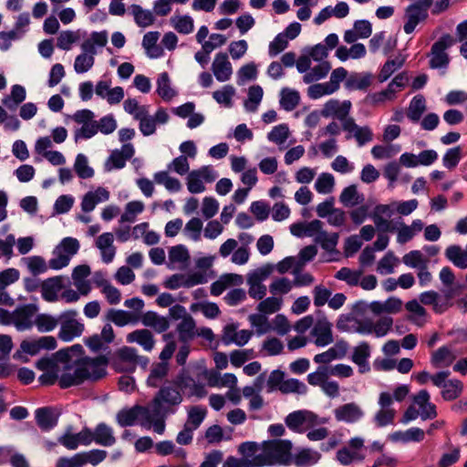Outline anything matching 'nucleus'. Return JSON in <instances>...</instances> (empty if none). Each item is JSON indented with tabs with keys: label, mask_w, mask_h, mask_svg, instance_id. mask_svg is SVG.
Returning <instances> with one entry per match:
<instances>
[{
	"label": "nucleus",
	"mask_w": 467,
	"mask_h": 467,
	"mask_svg": "<svg viewBox=\"0 0 467 467\" xmlns=\"http://www.w3.org/2000/svg\"><path fill=\"white\" fill-rule=\"evenodd\" d=\"M212 69L218 81L224 82L228 80L233 73L232 65L228 60V55L223 52H219L215 56Z\"/></svg>",
	"instance_id": "nucleus-8"
},
{
	"label": "nucleus",
	"mask_w": 467,
	"mask_h": 467,
	"mask_svg": "<svg viewBox=\"0 0 467 467\" xmlns=\"http://www.w3.org/2000/svg\"><path fill=\"white\" fill-rule=\"evenodd\" d=\"M280 307L281 299H278L274 296L265 298V300L261 301L257 306L258 311L265 315L277 312L280 309Z\"/></svg>",
	"instance_id": "nucleus-50"
},
{
	"label": "nucleus",
	"mask_w": 467,
	"mask_h": 467,
	"mask_svg": "<svg viewBox=\"0 0 467 467\" xmlns=\"http://www.w3.org/2000/svg\"><path fill=\"white\" fill-rule=\"evenodd\" d=\"M340 202L347 207H352L359 203L357 186L352 184L346 187L340 194Z\"/></svg>",
	"instance_id": "nucleus-41"
},
{
	"label": "nucleus",
	"mask_w": 467,
	"mask_h": 467,
	"mask_svg": "<svg viewBox=\"0 0 467 467\" xmlns=\"http://www.w3.org/2000/svg\"><path fill=\"white\" fill-rule=\"evenodd\" d=\"M420 300L425 306H432L433 311L437 314H442L446 311V305L441 304V296L436 291L431 290L421 293Z\"/></svg>",
	"instance_id": "nucleus-24"
},
{
	"label": "nucleus",
	"mask_w": 467,
	"mask_h": 467,
	"mask_svg": "<svg viewBox=\"0 0 467 467\" xmlns=\"http://www.w3.org/2000/svg\"><path fill=\"white\" fill-rule=\"evenodd\" d=\"M463 384L460 379H450L443 386L441 397L444 400H454L462 393Z\"/></svg>",
	"instance_id": "nucleus-25"
},
{
	"label": "nucleus",
	"mask_w": 467,
	"mask_h": 467,
	"mask_svg": "<svg viewBox=\"0 0 467 467\" xmlns=\"http://www.w3.org/2000/svg\"><path fill=\"white\" fill-rule=\"evenodd\" d=\"M169 371L168 363L167 362H159L153 365L150 376L147 379V383L150 387H158V380L162 379L167 376Z\"/></svg>",
	"instance_id": "nucleus-32"
},
{
	"label": "nucleus",
	"mask_w": 467,
	"mask_h": 467,
	"mask_svg": "<svg viewBox=\"0 0 467 467\" xmlns=\"http://www.w3.org/2000/svg\"><path fill=\"white\" fill-rule=\"evenodd\" d=\"M362 416L363 411L354 402L341 405L335 410V418L339 421L355 422Z\"/></svg>",
	"instance_id": "nucleus-12"
},
{
	"label": "nucleus",
	"mask_w": 467,
	"mask_h": 467,
	"mask_svg": "<svg viewBox=\"0 0 467 467\" xmlns=\"http://www.w3.org/2000/svg\"><path fill=\"white\" fill-rule=\"evenodd\" d=\"M182 395L178 388L171 385L162 386L150 402L152 411L159 414L160 410H175L182 402Z\"/></svg>",
	"instance_id": "nucleus-2"
},
{
	"label": "nucleus",
	"mask_w": 467,
	"mask_h": 467,
	"mask_svg": "<svg viewBox=\"0 0 467 467\" xmlns=\"http://www.w3.org/2000/svg\"><path fill=\"white\" fill-rule=\"evenodd\" d=\"M53 254L56 256L48 261V266L51 269L59 270L63 267H66L69 264L71 257H69L68 254H65L57 248L54 250Z\"/></svg>",
	"instance_id": "nucleus-56"
},
{
	"label": "nucleus",
	"mask_w": 467,
	"mask_h": 467,
	"mask_svg": "<svg viewBox=\"0 0 467 467\" xmlns=\"http://www.w3.org/2000/svg\"><path fill=\"white\" fill-rule=\"evenodd\" d=\"M145 414H148V408L135 405L130 409L119 410L117 414V420L121 427L132 426L140 416L144 418Z\"/></svg>",
	"instance_id": "nucleus-10"
},
{
	"label": "nucleus",
	"mask_w": 467,
	"mask_h": 467,
	"mask_svg": "<svg viewBox=\"0 0 467 467\" xmlns=\"http://www.w3.org/2000/svg\"><path fill=\"white\" fill-rule=\"evenodd\" d=\"M207 410L200 406H192L188 410V420L192 423L193 428H199L206 416Z\"/></svg>",
	"instance_id": "nucleus-58"
},
{
	"label": "nucleus",
	"mask_w": 467,
	"mask_h": 467,
	"mask_svg": "<svg viewBox=\"0 0 467 467\" xmlns=\"http://www.w3.org/2000/svg\"><path fill=\"white\" fill-rule=\"evenodd\" d=\"M235 90L233 86L226 85L221 90H216L213 93V98L219 104H224L226 107L232 106V98Z\"/></svg>",
	"instance_id": "nucleus-43"
},
{
	"label": "nucleus",
	"mask_w": 467,
	"mask_h": 467,
	"mask_svg": "<svg viewBox=\"0 0 467 467\" xmlns=\"http://www.w3.org/2000/svg\"><path fill=\"white\" fill-rule=\"evenodd\" d=\"M95 58L86 53L78 55L75 59L74 68L77 73H85L94 65Z\"/></svg>",
	"instance_id": "nucleus-52"
},
{
	"label": "nucleus",
	"mask_w": 467,
	"mask_h": 467,
	"mask_svg": "<svg viewBox=\"0 0 467 467\" xmlns=\"http://www.w3.org/2000/svg\"><path fill=\"white\" fill-rule=\"evenodd\" d=\"M63 277L54 276L44 280L41 283L42 297L47 302L57 300V293L63 288Z\"/></svg>",
	"instance_id": "nucleus-11"
},
{
	"label": "nucleus",
	"mask_w": 467,
	"mask_h": 467,
	"mask_svg": "<svg viewBox=\"0 0 467 467\" xmlns=\"http://www.w3.org/2000/svg\"><path fill=\"white\" fill-rule=\"evenodd\" d=\"M289 135V130L286 124H279L273 128L268 133L267 138L270 141L276 144L284 143Z\"/></svg>",
	"instance_id": "nucleus-44"
},
{
	"label": "nucleus",
	"mask_w": 467,
	"mask_h": 467,
	"mask_svg": "<svg viewBox=\"0 0 467 467\" xmlns=\"http://www.w3.org/2000/svg\"><path fill=\"white\" fill-rule=\"evenodd\" d=\"M335 180L330 173H321L316 181L315 188L319 193H329L332 192Z\"/></svg>",
	"instance_id": "nucleus-38"
},
{
	"label": "nucleus",
	"mask_w": 467,
	"mask_h": 467,
	"mask_svg": "<svg viewBox=\"0 0 467 467\" xmlns=\"http://www.w3.org/2000/svg\"><path fill=\"white\" fill-rule=\"evenodd\" d=\"M27 267L34 276L45 273L47 265L45 259L39 255H34L26 258Z\"/></svg>",
	"instance_id": "nucleus-45"
},
{
	"label": "nucleus",
	"mask_w": 467,
	"mask_h": 467,
	"mask_svg": "<svg viewBox=\"0 0 467 467\" xmlns=\"http://www.w3.org/2000/svg\"><path fill=\"white\" fill-rule=\"evenodd\" d=\"M175 30L183 35L190 34L193 30V20L189 16H179L177 20L171 18Z\"/></svg>",
	"instance_id": "nucleus-46"
},
{
	"label": "nucleus",
	"mask_w": 467,
	"mask_h": 467,
	"mask_svg": "<svg viewBox=\"0 0 467 467\" xmlns=\"http://www.w3.org/2000/svg\"><path fill=\"white\" fill-rule=\"evenodd\" d=\"M249 321L252 326L256 327L258 335L265 334L271 329V326L265 314H252L249 316Z\"/></svg>",
	"instance_id": "nucleus-47"
},
{
	"label": "nucleus",
	"mask_w": 467,
	"mask_h": 467,
	"mask_svg": "<svg viewBox=\"0 0 467 467\" xmlns=\"http://www.w3.org/2000/svg\"><path fill=\"white\" fill-rule=\"evenodd\" d=\"M445 255L451 262L459 268H467V253L459 245H450L445 250Z\"/></svg>",
	"instance_id": "nucleus-22"
},
{
	"label": "nucleus",
	"mask_w": 467,
	"mask_h": 467,
	"mask_svg": "<svg viewBox=\"0 0 467 467\" xmlns=\"http://www.w3.org/2000/svg\"><path fill=\"white\" fill-rule=\"evenodd\" d=\"M426 110V100L423 95H416L410 101L409 110L407 112L408 118L413 122L420 119L422 114Z\"/></svg>",
	"instance_id": "nucleus-21"
},
{
	"label": "nucleus",
	"mask_w": 467,
	"mask_h": 467,
	"mask_svg": "<svg viewBox=\"0 0 467 467\" xmlns=\"http://www.w3.org/2000/svg\"><path fill=\"white\" fill-rule=\"evenodd\" d=\"M179 339L182 342H188L193 339L195 334V322L191 316H185L182 321L178 325Z\"/></svg>",
	"instance_id": "nucleus-26"
},
{
	"label": "nucleus",
	"mask_w": 467,
	"mask_h": 467,
	"mask_svg": "<svg viewBox=\"0 0 467 467\" xmlns=\"http://www.w3.org/2000/svg\"><path fill=\"white\" fill-rule=\"evenodd\" d=\"M456 40L450 34L442 35L431 47V55L432 57L429 61L430 67H445L450 63L449 55L445 50L455 44Z\"/></svg>",
	"instance_id": "nucleus-4"
},
{
	"label": "nucleus",
	"mask_w": 467,
	"mask_h": 467,
	"mask_svg": "<svg viewBox=\"0 0 467 467\" xmlns=\"http://www.w3.org/2000/svg\"><path fill=\"white\" fill-rule=\"evenodd\" d=\"M285 422L290 430L299 432L301 431L300 427L305 423L311 426L317 424V415L306 410H296L289 413L285 417Z\"/></svg>",
	"instance_id": "nucleus-6"
},
{
	"label": "nucleus",
	"mask_w": 467,
	"mask_h": 467,
	"mask_svg": "<svg viewBox=\"0 0 467 467\" xmlns=\"http://www.w3.org/2000/svg\"><path fill=\"white\" fill-rule=\"evenodd\" d=\"M371 85L370 74H352L347 80L346 86L349 89L365 90Z\"/></svg>",
	"instance_id": "nucleus-30"
},
{
	"label": "nucleus",
	"mask_w": 467,
	"mask_h": 467,
	"mask_svg": "<svg viewBox=\"0 0 467 467\" xmlns=\"http://www.w3.org/2000/svg\"><path fill=\"white\" fill-rule=\"evenodd\" d=\"M405 62V57L400 55L393 59H388L379 72L380 81L387 80L396 70L400 68Z\"/></svg>",
	"instance_id": "nucleus-31"
},
{
	"label": "nucleus",
	"mask_w": 467,
	"mask_h": 467,
	"mask_svg": "<svg viewBox=\"0 0 467 467\" xmlns=\"http://www.w3.org/2000/svg\"><path fill=\"white\" fill-rule=\"evenodd\" d=\"M56 248L64 253L65 254H68L69 257H72L78 252L79 243L76 238L66 237L60 242V244Z\"/></svg>",
	"instance_id": "nucleus-51"
},
{
	"label": "nucleus",
	"mask_w": 467,
	"mask_h": 467,
	"mask_svg": "<svg viewBox=\"0 0 467 467\" xmlns=\"http://www.w3.org/2000/svg\"><path fill=\"white\" fill-rule=\"evenodd\" d=\"M26 99V89L21 85H14L11 88V96L3 99L2 102L9 109H14Z\"/></svg>",
	"instance_id": "nucleus-27"
},
{
	"label": "nucleus",
	"mask_w": 467,
	"mask_h": 467,
	"mask_svg": "<svg viewBox=\"0 0 467 467\" xmlns=\"http://www.w3.org/2000/svg\"><path fill=\"white\" fill-rule=\"evenodd\" d=\"M188 191L192 193H200L205 190V187L201 180L200 171H192L187 178Z\"/></svg>",
	"instance_id": "nucleus-53"
},
{
	"label": "nucleus",
	"mask_w": 467,
	"mask_h": 467,
	"mask_svg": "<svg viewBox=\"0 0 467 467\" xmlns=\"http://www.w3.org/2000/svg\"><path fill=\"white\" fill-rule=\"evenodd\" d=\"M332 324L326 317L317 320L312 334L316 337L315 344L324 347L333 342Z\"/></svg>",
	"instance_id": "nucleus-9"
},
{
	"label": "nucleus",
	"mask_w": 467,
	"mask_h": 467,
	"mask_svg": "<svg viewBox=\"0 0 467 467\" xmlns=\"http://www.w3.org/2000/svg\"><path fill=\"white\" fill-rule=\"evenodd\" d=\"M156 92L164 101H171L177 95L176 91L171 87V80L167 72L159 75Z\"/></svg>",
	"instance_id": "nucleus-19"
},
{
	"label": "nucleus",
	"mask_w": 467,
	"mask_h": 467,
	"mask_svg": "<svg viewBox=\"0 0 467 467\" xmlns=\"http://www.w3.org/2000/svg\"><path fill=\"white\" fill-rule=\"evenodd\" d=\"M94 441L105 447L115 444L116 438L113 435L112 429L104 422L99 423L94 430Z\"/></svg>",
	"instance_id": "nucleus-16"
},
{
	"label": "nucleus",
	"mask_w": 467,
	"mask_h": 467,
	"mask_svg": "<svg viewBox=\"0 0 467 467\" xmlns=\"http://www.w3.org/2000/svg\"><path fill=\"white\" fill-rule=\"evenodd\" d=\"M317 453H313L309 449H302L294 458V463L298 467L309 466L317 462Z\"/></svg>",
	"instance_id": "nucleus-37"
},
{
	"label": "nucleus",
	"mask_w": 467,
	"mask_h": 467,
	"mask_svg": "<svg viewBox=\"0 0 467 467\" xmlns=\"http://www.w3.org/2000/svg\"><path fill=\"white\" fill-rule=\"evenodd\" d=\"M169 258L172 263H185L190 259V254L184 245L178 244L170 249Z\"/></svg>",
	"instance_id": "nucleus-54"
},
{
	"label": "nucleus",
	"mask_w": 467,
	"mask_h": 467,
	"mask_svg": "<svg viewBox=\"0 0 467 467\" xmlns=\"http://www.w3.org/2000/svg\"><path fill=\"white\" fill-rule=\"evenodd\" d=\"M250 209L255 218L260 222L266 220L269 216L270 207L262 201L253 202Z\"/></svg>",
	"instance_id": "nucleus-61"
},
{
	"label": "nucleus",
	"mask_w": 467,
	"mask_h": 467,
	"mask_svg": "<svg viewBox=\"0 0 467 467\" xmlns=\"http://www.w3.org/2000/svg\"><path fill=\"white\" fill-rule=\"evenodd\" d=\"M292 446L289 440L273 439L264 441L262 443L263 452L255 455L258 466L291 464Z\"/></svg>",
	"instance_id": "nucleus-1"
},
{
	"label": "nucleus",
	"mask_w": 467,
	"mask_h": 467,
	"mask_svg": "<svg viewBox=\"0 0 467 467\" xmlns=\"http://www.w3.org/2000/svg\"><path fill=\"white\" fill-rule=\"evenodd\" d=\"M364 447V440L360 437L351 438L348 446H345L337 451L336 459L344 466L350 465L353 462H362L365 454L359 451Z\"/></svg>",
	"instance_id": "nucleus-5"
},
{
	"label": "nucleus",
	"mask_w": 467,
	"mask_h": 467,
	"mask_svg": "<svg viewBox=\"0 0 467 467\" xmlns=\"http://www.w3.org/2000/svg\"><path fill=\"white\" fill-rule=\"evenodd\" d=\"M300 102L299 92L288 88L281 90L280 105L286 111L294 110Z\"/></svg>",
	"instance_id": "nucleus-23"
},
{
	"label": "nucleus",
	"mask_w": 467,
	"mask_h": 467,
	"mask_svg": "<svg viewBox=\"0 0 467 467\" xmlns=\"http://www.w3.org/2000/svg\"><path fill=\"white\" fill-rule=\"evenodd\" d=\"M351 103L349 100H344L340 103L337 99H330L321 109V115L324 118L334 116L340 120L345 119L350 110Z\"/></svg>",
	"instance_id": "nucleus-7"
},
{
	"label": "nucleus",
	"mask_w": 467,
	"mask_h": 467,
	"mask_svg": "<svg viewBox=\"0 0 467 467\" xmlns=\"http://www.w3.org/2000/svg\"><path fill=\"white\" fill-rule=\"evenodd\" d=\"M84 465L81 452L71 458L60 457L57 459L56 467H82Z\"/></svg>",
	"instance_id": "nucleus-64"
},
{
	"label": "nucleus",
	"mask_w": 467,
	"mask_h": 467,
	"mask_svg": "<svg viewBox=\"0 0 467 467\" xmlns=\"http://www.w3.org/2000/svg\"><path fill=\"white\" fill-rule=\"evenodd\" d=\"M107 318L118 327H124L137 320L132 313L120 309H109Z\"/></svg>",
	"instance_id": "nucleus-28"
},
{
	"label": "nucleus",
	"mask_w": 467,
	"mask_h": 467,
	"mask_svg": "<svg viewBox=\"0 0 467 467\" xmlns=\"http://www.w3.org/2000/svg\"><path fill=\"white\" fill-rule=\"evenodd\" d=\"M462 159V148L460 146H456L454 148L449 149L443 156L442 161L443 165L449 169H454Z\"/></svg>",
	"instance_id": "nucleus-42"
},
{
	"label": "nucleus",
	"mask_w": 467,
	"mask_h": 467,
	"mask_svg": "<svg viewBox=\"0 0 467 467\" xmlns=\"http://www.w3.org/2000/svg\"><path fill=\"white\" fill-rule=\"evenodd\" d=\"M91 367L89 371V379L92 381H98L107 375V370L104 368L109 363L108 358L105 356H99L88 361Z\"/></svg>",
	"instance_id": "nucleus-20"
},
{
	"label": "nucleus",
	"mask_w": 467,
	"mask_h": 467,
	"mask_svg": "<svg viewBox=\"0 0 467 467\" xmlns=\"http://www.w3.org/2000/svg\"><path fill=\"white\" fill-rule=\"evenodd\" d=\"M81 455L84 464L98 465L107 458L108 452L104 450L93 449L89 451L81 452Z\"/></svg>",
	"instance_id": "nucleus-49"
},
{
	"label": "nucleus",
	"mask_w": 467,
	"mask_h": 467,
	"mask_svg": "<svg viewBox=\"0 0 467 467\" xmlns=\"http://www.w3.org/2000/svg\"><path fill=\"white\" fill-rule=\"evenodd\" d=\"M405 16L407 21L403 26L404 31L406 34H411L417 25L428 17V14L422 13L416 5H409L405 11Z\"/></svg>",
	"instance_id": "nucleus-15"
},
{
	"label": "nucleus",
	"mask_w": 467,
	"mask_h": 467,
	"mask_svg": "<svg viewBox=\"0 0 467 467\" xmlns=\"http://www.w3.org/2000/svg\"><path fill=\"white\" fill-rule=\"evenodd\" d=\"M78 312L74 309L67 310L58 316L60 330L58 337L63 341H71L73 338L81 336L84 331V324L78 322L76 317Z\"/></svg>",
	"instance_id": "nucleus-3"
},
{
	"label": "nucleus",
	"mask_w": 467,
	"mask_h": 467,
	"mask_svg": "<svg viewBox=\"0 0 467 467\" xmlns=\"http://www.w3.org/2000/svg\"><path fill=\"white\" fill-rule=\"evenodd\" d=\"M395 410L393 409H381L379 410L374 418L377 427H384L393 423L395 418Z\"/></svg>",
	"instance_id": "nucleus-55"
},
{
	"label": "nucleus",
	"mask_w": 467,
	"mask_h": 467,
	"mask_svg": "<svg viewBox=\"0 0 467 467\" xmlns=\"http://www.w3.org/2000/svg\"><path fill=\"white\" fill-rule=\"evenodd\" d=\"M176 410H160L159 414H156L152 410L148 414L144 415V419L150 424H152L153 430L158 434H162L165 431V420L168 415L175 413Z\"/></svg>",
	"instance_id": "nucleus-14"
},
{
	"label": "nucleus",
	"mask_w": 467,
	"mask_h": 467,
	"mask_svg": "<svg viewBox=\"0 0 467 467\" xmlns=\"http://www.w3.org/2000/svg\"><path fill=\"white\" fill-rule=\"evenodd\" d=\"M263 95V88L259 85L250 87L248 90V99L244 102L246 109L250 111L255 110L257 105L262 100Z\"/></svg>",
	"instance_id": "nucleus-35"
},
{
	"label": "nucleus",
	"mask_w": 467,
	"mask_h": 467,
	"mask_svg": "<svg viewBox=\"0 0 467 467\" xmlns=\"http://www.w3.org/2000/svg\"><path fill=\"white\" fill-rule=\"evenodd\" d=\"M58 416L55 415L50 407L39 408L36 410V421L44 431L52 430L57 426Z\"/></svg>",
	"instance_id": "nucleus-13"
},
{
	"label": "nucleus",
	"mask_w": 467,
	"mask_h": 467,
	"mask_svg": "<svg viewBox=\"0 0 467 467\" xmlns=\"http://www.w3.org/2000/svg\"><path fill=\"white\" fill-rule=\"evenodd\" d=\"M131 9L135 22L139 26L146 27L154 23V16L150 10H144L138 5H132Z\"/></svg>",
	"instance_id": "nucleus-29"
},
{
	"label": "nucleus",
	"mask_w": 467,
	"mask_h": 467,
	"mask_svg": "<svg viewBox=\"0 0 467 467\" xmlns=\"http://www.w3.org/2000/svg\"><path fill=\"white\" fill-rule=\"evenodd\" d=\"M282 393H298L305 394L307 390L306 386L296 379L284 380L279 389Z\"/></svg>",
	"instance_id": "nucleus-39"
},
{
	"label": "nucleus",
	"mask_w": 467,
	"mask_h": 467,
	"mask_svg": "<svg viewBox=\"0 0 467 467\" xmlns=\"http://www.w3.org/2000/svg\"><path fill=\"white\" fill-rule=\"evenodd\" d=\"M370 356V347L368 342H361L358 346L354 348L351 357L352 361L357 365H364L365 361Z\"/></svg>",
	"instance_id": "nucleus-40"
},
{
	"label": "nucleus",
	"mask_w": 467,
	"mask_h": 467,
	"mask_svg": "<svg viewBox=\"0 0 467 467\" xmlns=\"http://www.w3.org/2000/svg\"><path fill=\"white\" fill-rule=\"evenodd\" d=\"M393 319L390 317H380L375 324L373 332L378 337H384L391 329Z\"/></svg>",
	"instance_id": "nucleus-59"
},
{
	"label": "nucleus",
	"mask_w": 467,
	"mask_h": 467,
	"mask_svg": "<svg viewBox=\"0 0 467 467\" xmlns=\"http://www.w3.org/2000/svg\"><path fill=\"white\" fill-rule=\"evenodd\" d=\"M78 36L73 31H62L57 40V47L62 50H69L72 44L78 41Z\"/></svg>",
	"instance_id": "nucleus-48"
},
{
	"label": "nucleus",
	"mask_w": 467,
	"mask_h": 467,
	"mask_svg": "<svg viewBox=\"0 0 467 467\" xmlns=\"http://www.w3.org/2000/svg\"><path fill=\"white\" fill-rule=\"evenodd\" d=\"M288 41L283 33L278 34L269 45V55L276 56L287 47Z\"/></svg>",
	"instance_id": "nucleus-60"
},
{
	"label": "nucleus",
	"mask_w": 467,
	"mask_h": 467,
	"mask_svg": "<svg viewBox=\"0 0 467 467\" xmlns=\"http://www.w3.org/2000/svg\"><path fill=\"white\" fill-rule=\"evenodd\" d=\"M128 342H137L145 350L150 351L154 347L152 333L148 329H137L127 336Z\"/></svg>",
	"instance_id": "nucleus-18"
},
{
	"label": "nucleus",
	"mask_w": 467,
	"mask_h": 467,
	"mask_svg": "<svg viewBox=\"0 0 467 467\" xmlns=\"http://www.w3.org/2000/svg\"><path fill=\"white\" fill-rule=\"evenodd\" d=\"M74 199L69 195H60L54 204V210L57 214L67 213L73 206Z\"/></svg>",
	"instance_id": "nucleus-63"
},
{
	"label": "nucleus",
	"mask_w": 467,
	"mask_h": 467,
	"mask_svg": "<svg viewBox=\"0 0 467 467\" xmlns=\"http://www.w3.org/2000/svg\"><path fill=\"white\" fill-rule=\"evenodd\" d=\"M361 275L362 270L353 271L348 267H342L336 273L335 277L347 282L348 285L355 286L358 285Z\"/></svg>",
	"instance_id": "nucleus-34"
},
{
	"label": "nucleus",
	"mask_w": 467,
	"mask_h": 467,
	"mask_svg": "<svg viewBox=\"0 0 467 467\" xmlns=\"http://www.w3.org/2000/svg\"><path fill=\"white\" fill-rule=\"evenodd\" d=\"M36 311V306L33 304H28L16 309L15 314L17 323H28Z\"/></svg>",
	"instance_id": "nucleus-62"
},
{
	"label": "nucleus",
	"mask_w": 467,
	"mask_h": 467,
	"mask_svg": "<svg viewBox=\"0 0 467 467\" xmlns=\"http://www.w3.org/2000/svg\"><path fill=\"white\" fill-rule=\"evenodd\" d=\"M74 169L81 179H89L94 175V170L88 166L87 157L81 153L77 155Z\"/></svg>",
	"instance_id": "nucleus-33"
},
{
	"label": "nucleus",
	"mask_w": 467,
	"mask_h": 467,
	"mask_svg": "<svg viewBox=\"0 0 467 467\" xmlns=\"http://www.w3.org/2000/svg\"><path fill=\"white\" fill-rule=\"evenodd\" d=\"M223 467H259L256 462V457L252 459H237L234 456H229L223 462Z\"/></svg>",
	"instance_id": "nucleus-57"
},
{
	"label": "nucleus",
	"mask_w": 467,
	"mask_h": 467,
	"mask_svg": "<svg viewBox=\"0 0 467 467\" xmlns=\"http://www.w3.org/2000/svg\"><path fill=\"white\" fill-rule=\"evenodd\" d=\"M116 355L120 361L128 363L127 366L119 368V371L129 373L135 371L136 361H138V355L135 348L125 346L118 349Z\"/></svg>",
	"instance_id": "nucleus-17"
},
{
	"label": "nucleus",
	"mask_w": 467,
	"mask_h": 467,
	"mask_svg": "<svg viewBox=\"0 0 467 467\" xmlns=\"http://www.w3.org/2000/svg\"><path fill=\"white\" fill-rule=\"evenodd\" d=\"M58 322V317L55 318L48 314H39L36 316L35 320V324L40 332L52 331Z\"/></svg>",
	"instance_id": "nucleus-36"
}]
</instances>
